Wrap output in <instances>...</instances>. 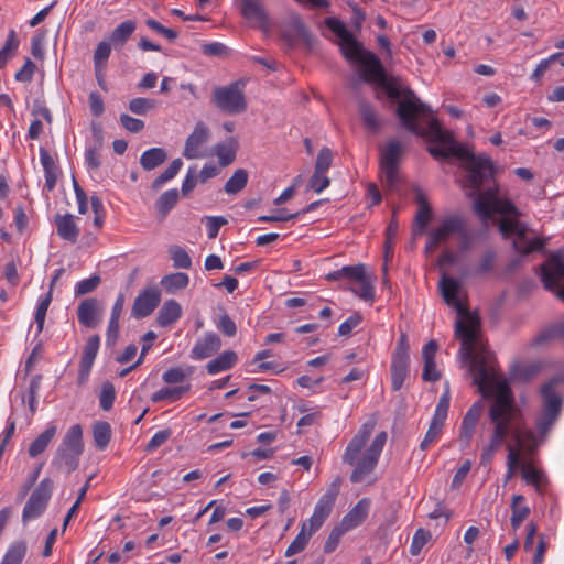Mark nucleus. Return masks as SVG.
Instances as JSON below:
<instances>
[{"instance_id":"1","label":"nucleus","mask_w":564,"mask_h":564,"mask_svg":"<svg viewBox=\"0 0 564 564\" xmlns=\"http://www.w3.org/2000/svg\"><path fill=\"white\" fill-rule=\"evenodd\" d=\"M440 290L445 303L455 308L458 314L454 335L460 343L458 350L460 359L464 362H469L470 373L478 371V377L486 378V366L495 362V356L488 349L479 316L470 313L467 306L459 301L460 284L457 280L443 275L440 280Z\"/></svg>"},{"instance_id":"2","label":"nucleus","mask_w":564,"mask_h":564,"mask_svg":"<svg viewBox=\"0 0 564 564\" xmlns=\"http://www.w3.org/2000/svg\"><path fill=\"white\" fill-rule=\"evenodd\" d=\"M487 377H478V371L471 373L474 383L477 384L479 392L484 398L494 395V402H497L501 394L505 395L509 409L505 412L502 417L508 422V436H511L516 442L512 445L519 448L520 456L524 453L527 456L532 455L538 446L539 442L531 429H528L522 422L520 411L514 405L513 393L510 386L506 380H499L496 377L495 362L486 366Z\"/></svg>"},{"instance_id":"3","label":"nucleus","mask_w":564,"mask_h":564,"mask_svg":"<svg viewBox=\"0 0 564 564\" xmlns=\"http://www.w3.org/2000/svg\"><path fill=\"white\" fill-rule=\"evenodd\" d=\"M373 429L375 422H366L362 424L345 449L343 460L348 465L355 466V469L350 475V481L354 484L361 482L372 473L387 442V433H378L370 446L364 453L361 459L357 462V458L372 434Z\"/></svg>"},{"instance_id":"4","label":"nucleus","mask_w":564,"mask_h":564,"mask_svg":"<svg viewBox=\"0 0 564 564\" xmlns=\"http://www.w3.org/2000/svg\"><path fill=\"white\" fill-rule=\"evenodd\" d=\"M381 86L390 99H400L397 115L402 126L409 131H420L419 119L432 112V109L422 102L414 91L410 88H402L394 79H388L387 76L378 84Z\"/></svg>"},{"instance_id":"5","label":"nucleus","mask_w":564,"mask_h":564,"mask_svg":"<svg viewBox=\"0 0 564 564\" xmlns=\"http://www.w3.org/2000/svg\"><path fill=\"white\" fill-rule=\"evenodd\" d=\"M425 124L419 122L420 131H412L416 135L426 139L430 142H437L436 147H429V152L434 158H457L466 154V147L454 141L449 132L444 131L438 120L430 112L425 116Z\"/></svg>"},{"instance_id":"6","label":"nucleus","mask_w":564,"mask_h":564,"mask_svg":"<svg viewBox=\"0 0 564 564\" xmlns=\"http://www.w3.org/2000/svg\"><path fill=\"white\" fill-rule=\"evenodd\" d=\"M83 451V429L79 424H74L64 435L52 463L70 474L77 469Z\"/></svg>"},{"instance_id":"7","label":"nucleus","mask_w":564,"mask_h":564,"mask_svg":"<svg viewBox=\"0 0 564 564\" xmlns=\"http://www.w3.org/2000/svg\"><path fill=\"white\" fill-rule=\"evenodd\" d=\"M509 409L505 395L501 394L497 402H492L489 410V417L494 424V431L489 443L484 447L480 455V464L489 465L494 459L496 452L508 437V422L502 417L505 412Z\"/></svg>"},{"instance_id":"8","label":"nucleus","mask_w":564,"mask_h":564,"mask_svg":"<svg viewBox=\"0 0 564 564\" xmlns=\"http://www.w3.org/2000/svg\"><path fill=\"white\" fill-rule=\"evenodd\" d=\"M561 382L562 379L560 377H555L541 387L543 404L542 413L536 421V430L542 436H545L549 433L561 414L563 399L556 391V388Z\"/></svg>"},{"instance_id":"9","label":"nucleus","mask_w":564,"mask_h":564,"mask_svg":"<svg viewBox=\"0 0 564 564\" xmlns=\"http://www.w3.org/2000/svg\"><path fill=\"white\" fill-rule=\"evenodd\" d=\"M245 86V79L235 80L227 86H216L212 95L214 105L228 115L243 112L247 109Z\"/></svg>"},{"instance_id":"10","label":"nucleus","mask_w":564,"mask_h":564,"mask_svg":"<svg viewBox=\"0 0 564 564\" xmlns=\"http://www.w3.org/2000/svg\"><path fill=\"white\" fill-rule=\"evenodd\" d=\"M467 237V224L463 216L451 214L444 217L440 224L429 234L425 249L432 251L440 245L447 242L452 237Z\"/></svg>"},{"instance_id":"11","label":"nucleus","mask_w":564,"mask_h":564,"mask_svg":"<svg viewBox=\"0 0 564 564\" xmlns=\"http://www.w3.org/2000/svg\"><path fill=\"white\" fill-rule=\"evenodd\" d=\"M463 161V167L467 171V182L478 192L482 184L494 176V165L489 156L475 155L467 147L466 154L459 158Z\"/></svg>"},{"instance_id":"12","label":"nucleus","mask_w":564,"mask_h":564,"mask_svg":"<svg viewBox=\"0 0 564 564\" xmlns=\"http://www.w3.org/2000/svg\"><path fill=\"white\" fill-rule=\"evenodd\" d=\"M324 23L339 39L340 52L347 61L358 63L366 55L368 51L364 50L343 21L326 18Z\"/></svg>"},{"instance_id":"13","label":"nucleus","mask_w":564,"mask_h":564,"mask_svg":"<svg viewBox=\"0 0 564 564\" xmlns=\"http://www.w3.org/2000/svg\"><path fill=\"white\" fill-rule=\"evenodd\" d=\"M499 230L505 237L511 235L517 236L513 241V248L522 256H527L533 251H541L546 243V239L543 238H533L525 241V227L516 219L501 218L499 221Z\"/></svg>"},{"instance_id":"14","label":"nucleus","mask_w":564,"mask_h":564,"mask_svg":"<svg viewBox=\"0 0 564 564\" xmlns=\"http://www.w3.org/2000/svg\"><path fill=\"white\" fill-rule=\"evenodd\" d=\"M402 155L401 143L397 140L389 141L380 152L381 182L389 189H394L399 183V162Z\"/></svg>"},{"instance_id":"15","label":"nucleus","mask_w":564,"mask_h":564,"mask_svg":"<svg viewBox=\"0 0 564 564\" xmlns=\"http://www.w3.org/2000/svg\"><path fill=\"white\" fill-rule=\"evenodd\" d=\"M410 345L406 334L402 333L391 358V388L399 391L410 373Z\"/></svg>"},{"instance_id":"16","label":"nucleus","mask_w":564,"mask_h":564,"mask_svg":"<svg viewBox=\"0 0 564 564\" xmlns=\"http://www.w3.org/2000/svg\"><path fill=\"white\" fill-rule=\"evenodd\" d=\"M544 286L564 300V249L551 256L542 265Z\"/></svg>"},{"instance_id":"17","label":"nucleus","mask_w":564,"mask_h":564,"mask_svg":"<svg viewBox=\"0 0 564 564\" xmlns=\"http://www.w3.org/2000/svg\"><path fill=\"white\" fill-rule=\"evenodd\" d=\"M340 485L341 479L336 477L330 482L325 494L316 502L313 514L306 521L307 525L311 528V531H318L332 513L336 498L339 494Z\"/></svg>"},{"instance_id":"18","label":"nucleus","mask_w":564,"mask_h":564,"mask_svg":"<svg viewBox=\"0 0 564 564\" xmlns=\"http://www.w3.org/2000/svg\"><path fill=\"white\" fill-rule=\"evenodd\" d=\"M53 491V481L44 478L40 481L37 487L33 490L28 499L23 511L22 522L28 523L39 518L46 509L48 500Z\"/></svg>"},{"instance_id":"19","label":"nucleus","mask_w":564,"mask_h":564,"mask_svg":"<svg viewBox=\"0 0 564 564\" xmlns=\"http://www.w3.org/2000/svg\"><path fill=\"white\" fill-rule=\"evenodd\" d=\"M449 401V391L448 389H446V391L441 395L436 404L435 412L431 420L429 430L420 444V448L422 451H426L433 443H435L440 438L443 426L447 419Z\"/></svg>"},{"instance_id":"20","label":"nucleus","mask_w":564,"mask_h":564,"mask_svg":"<svg viewBox=\"0 0 564 564\" xmlns=\"http://www.w3.org/2000/svg\"><path fill=\"white\" fill-rule=\"evenodd\" d=\"M209 139V128L205 122L198 121L185 141L183 155L188 160L207 158V143Z\"/></svg>"},{"instance_id":"21","label":"nucleus","mask_w":564,"mask_h":564,"mask_svg":"<svg viewBox=\"0 0 564 564\" xmlns=\"http://www.w3.org/2000/svg\"><path fill=\"white\" fill-rule=\"evenodd\" d=\"M161 301V291L156 285L145 288L134 299L131 314L135 318L149 316Z\"/></svg>"},{"instance_id":"22","label":"nucleus","mask_w":564,"mask_h":564,"mask_svg":"<svg viewBox=\"0 0 564 564\" xmlns=\"http://www.w3.org/2000/svg\"><path fill=\"white\" fill-rule=\"evenodd\" d=\"M102 304L95 297L83 300L77 308V318L80 325L94 328L100 321Z\"/></svg>"},{"instance_id":"23","label":"nucleus","mask_w":564,"mask_h":564,"mask_svg":"<svg viewBox=\"0 0 564 564\" xmlns=\"http://www.w3.org/2000/svg\"><path fill=\"white\" fill-rule=\"evenodd\" d=\"M220 347V337L216 333H206L202 338L196 340L189 356L193 360H203L212 357Z\"/></svg>"},{"instance_id":"24","label":"nucleus","mask_w":564,"mask_h":564,"mask_svg":"<svg viewBox=\"0 0 564 564\" xmlns=\"http://www.w3.org/2000/svg\"><path fill=\"white\" fill-rule=\"evenodd\" d=\"M482 410H484L482 402L477 401L468 409V411L466 412V414L463 417L462 425H460L459 438L466 445H468L473 438L475 429L478 424V421L480 419Z\"/></svg>"},{"instance_id":"25","label":"nucleus","mask_w":564,"mask_h":564,"mask_svg":"<svg viewBox=\"0 0 564 564\" xmlns=\"http://www.w3.org/2000/svg\"><path fill=\"white\" fill-rule=\"evenodd\" d=\"M358 64L362 66V78L367 83L379 84L386 76L380 59L370 51L364 55Z\"/></svg>"},{"instance_id":"26","label":"nucleus","mask_w":564,"mask_h":564,"mask_svg":"<svg viewBox=\"0 0 564 564\" xmlns=\"http://www.w3.org/2000/svg\"><path fill=\"white\" fill-rule=\"evenodd\" d=\"M370 499H360L349 511L344 516L339 524L344 530L350 531L360 525L368 517L370 509Z\"/></svg>"},{"instance_id":"27","label":"nucleus","mask_w":564,"mask_h":564,"mask_svg":"<svg viewBox=\"0 0 564 564\" xmlns=\"http://www.w3.org/2000/svg\"><path fill=\"white\" fill-rule=\"evenodd\" d=\"M55 226L57 235L72 243H75L79 236V227L76 224L74 215L66 213L64 215L57 214L55 216Z\"/></svg>"},{"instance_id":"28","label":"nucleus","mask_w":564,"mask_h":564,"mask_svg":"<svg viewBox=\"0 0 564 564\" xmlns=\"http://www.w3.org/2000/svg\"><path fill=\"white\" fill-rule=\"evenodd\" d=\"M497 194L498 187L488 188L485 192L478 193L474 203V210L482 219L486 220L495 214Z\"/></svg>"},{"instance_id":"29","label":"nucleus","mask_w":564,"mask_h":564,"mask_svg":"<svg viewBox=\"0 0 564 564\" xmlns=\"http://www.w3.org/2000/svg\"><path fill=\"white\" fill-rule=\"evenodd\" d=\"M191 383L186 382L185 384L176 386V387H163L152 393L151 401L153 403L167 401L169 403L176 402L181 400L186 393L191 391Z\"/></svg>"},{"instance_id":"30","label":"nucleus","mask_w":564,"mask_h":564,"mask_svg":"<svg viewBox=\"0 0 564 564\" xmlns=\"http://www.w3.org/2000/svg\"><path fill=\"white\" fill-rule=\"evenodd\" d=\"M182 316V306L175 300H167L159 311L156 323L160 327H167L177 322Z\"/></svg>"},{"instance_id":"31","label":"nucleus","mask_w":564,"mask_h":564,"mask_svg":"<svg viewBox=\"0 0 564 564\" xmlns=\"http://www.w3.org/2000/svg\"><path fill=\"white\" fill-rule=\"evenodd\" d=\"M511 518L510 525L513 531H517L523 521L530 516L531 509L525 503V498L522 495H513L511 499Z\"/></svg>"},{"instance_id":"32","label":"nucleus","mask_w":564,"mask_h":564,"mask_svg":"<svg viewBox=\"0 0 564 564\" xmlns=\"http://www.w3.org/2000/svg\"><path fill=\"white\" fill-rule=\"evenodd\" d=\"M239 3L242 17L249 21L264 24L267 15L261 3L258 0H235Z\"/></svg>"},{"instance_id":"33","label":"nucleus","mask_w":564,"mask_h":564,"mask_svg":"<svg viewBox=\"0 0 564 564\" xmlns=\"http://www.w3.org/2000/svg\"><path fill=\"white\" fill-rule=\"evenodd\" d=\"M238 149V142L235 138H229L224 142L217 143L213 151L218 158L219 164L225 167L230 165L235 159Z\"/></svg>"},{"instance_id":"34","label":"nucleus","mask_w":564,"mask_h":564,"mask_svg":"<svg viewBox=\"0 0 564 564\" xmlns=\"http://www.w3.org/2000/svg\"><path fill=\"white\" fill-rule=\"evenodd\" d=\"M40 161L45 174V188L51 192L56 186L58 169L52 155L43 148L40 149Z\"/></svg>"},{"instance_id":"35","label":"nucleus","mask_w":564,"mask_h":564,"mask_svg":"<svg viewBox=\"0 0 564 564\" xmlns=\"http://www.w3.org/2000/svg\"><path fill=\"white\" fill-rule=\"evenodd\" d=\"M237 354L232 350H226L210 360L206 365V369L209 375H217L221 371L231 369L237 364Z\"/></svg>"},{"instance_id":"36","label":"nucleus","mask_w":564,"mask_h":564,"mask_svg":"<svg viewBox=\"0 0 564 564\" xmlns=\"http://www.w3.org/2000/svg\"><path fill=\"white\" fill-rule=\"evenodd\" d=\"M554 340H564V319L552 323L543 328L534 338L533 344L535 346H541Z\"/></svg>"},{"instance_id":"37","label":"nucleus","mask_w":564,"mask_h":564,"mask_svg":"<svg viewBox=\"0 0 564 564\" xmlns=\"http://www.w3.org/2000/svg\"><path fill=\"white\" fill-rule=\"evenodd\" d=\"M366 274V269L364 264L356 265H345L339 270L329 272L326 275L328 281H339V280H348L351 282H356L361 280Z\"/></svg>"},{"instance_id":"38","label":"nucleus","mask_w":564,"mask_h":564,"mask_svg":"<svg viewBox=\"0 0 564 564\" xmlns=\"http://www.w3.org/2000/svg\"><path fill=\"white\" fill-rule=\"evenodd\" d=\"M57 427L54 424H50L30 445L29 455L32 458L41 455L52 442L56 434Z\"/></svg>"},{"instance_id":"39","label":"nucleus","mask_w":564,"mask_h":564,"mask_svg":"<svg viewBox=\"0 0 564 564\" xmlns=\"http://www.w3.org/2000/svg\"><path fill=\"white\" fill-rule=\"evenodd\" d=\"M315 532L316 531H311V528L307 525V522H303L300 532L288 546L285 551V556L291 557L304 551L306 545L308 544L310 539Z\"/></svg>"},{"instance_id":"40","label":"nucleus","mask_w":564,"mask_h":564,"mask_svg":"<svg viewBox=\"0 0 564 564\" xmlns=\"http://www.w3.org/2000/svg\"><path fill=\"white\" fill-rule=\"evenodd\" d=\"M167 159L166 151L163 148H151L145 150L140 156V165L145 171L154 170Z\"/></svg>"},{"instance_id":"41","label":"nucleus","mask_w":564,"mask_h":564,"mask_svg":"<svg viewBox=\"0 0 564 564\" xmlns=\"http://www.w3.org/2000/svg\"><path fill=\"white\" fill-rule=\"evenodd\" d=\"M137 29V23L127 20L120 23L110 34V42L116 48L122 47Z\"/></svg>"},{"instance_id":"42","label":"nucleus","mask_w":564,"mask_h":564,"mask_svg":"<svg viewBox=\"0 0 564 564\" xmlns=\"http://www.w3.org/2000/svg\"><path fill=\"white\" fill-rule=\"evenodd\" d=\"M20 41L17 32L11 29L8 33L7 40L0 50V68H3L8 62L15 55Z\"/></svg>"},{"instance_id":"43","label":"nucleus","mask_w":564,"mask_h":564,"mask_svg":"<svg viewBox=\"0 0 564 564\" xmlns=\"http://www.w3.org/2000/svg\"><path fill=\"white\" fill-rule=\"evenodd\" d=\"M193 375V367L182 368L172 367L165 370L162 375V380L166 384H185L184 382Z\"/></svg>"},{"instance_id":"44","label":"nucleus","mask_w":564,"mask_h":564,"mask_svg":"<svg viewBox=\"0 0 564 564\" xmlns=\"http://www.w3.org/2000/svg\"><path fill=\"white\" fill-rule=\"evenodd\" d=\"M355 286H350V291L364 301L373 302L375 300V285L373 279L367 274L361 280L355 282Z\"/></svg>"},{"instance_id":"45","label":"nucleus","mask_w":564,"mask_h":564,"mask_svg":"<svg viewBox=\"0 0 564 564\" xmlns=\"http://www.w3.org/2000/svg\"><path fill=\"white\" fill-rule=\"evenodd\" d=\"M359 113L361 116L364 126L368 130L377 132L380 129V120L375 108L370 104L366 101H360Z\"/></svg>"},{"instance_id":"46","label":"nucleus","mask_w":564,"mask_h":564,"mask_svg":"<svg viewBox=\"0 0 564 564\" xmlns=\"http://www.w3.org/2000/svg\"><path fill=\"white\" fill-rule=\"evenodd\" d=\"M167 293H175L185 289L189 283V276L184 272L171 273L163 276L161 281Z\"/></svg>"},{"instance_id":"47","label":"nucleus","mask_w":564,"mask_h":564,"mask_svg":"<svg viewBox=\"0 0 564 564\" xmlns=\"http://www.w3.org/2000/svg\"><path fill=\"white\" fill-rule=\"evenodd\" d=\"M93 436L97 448L105 449L111 438V427L108 422L98 421L93 426Z\"/></svg>"},{"instance_id":"48","label":"nucleus","mask_w":564,"mask_h":564,"mask_svg":"<svg viewBox=\"0 0 564 564\" xmlns=\"http://www.w3.org/2000/svg\"><path fill=\"white\" fill-rule=\"evenodd\" d=\"M51 302H52V288L50 289V291L47 293H45L44 295H42L39 299V303L35 308L34 321L36 323V335L41 334L43 330L46 313H47Z\"/></svg>"},{"instance_id":"49","label":"nucleus","mask_w":564,"mask_h":564,"mask_svg":"<svg viewBox=\"0 0 564 564\" xmlns=\"http://www.w3.org/2000/svg\"><path fill=\"white\" fill-rule=\"evenodd\" d=\"M520 470L522 474V478L527 481L529 485H533L536 488L544 481V475L543 473L538 469L535 466H533L531 463L523 460L520 457Z\"/></svg>"},{"instance_id":"50","label":"nucleus","mask_w":564,"mask_h":564,"mask_svg":"<svg viewBox=\"0 0 564 564\" xmlns=\"http://www.w3.org/2000/svg\"><path fill=\"white\" fill-rule=\"evenodd\" d=\"M248 182V173L243 169L235 171L231 177L225 184V192L227 194H237L245 188Z\"/></svg>"},{"instance_id":"51","label":"nucleus","mask_w":564,"mask_h":564,"mask_svg":"<svg viewBox=\"0 0 564 564\" xmlns=\"http://www.w3.org/2000/svg\"><path fill=\"white\" fill-rule=\"evenodd\" d=\"M26 554V544L24 541H18L9 546L3 558V563L21 564Z\"/></svg>"},{"instance_id":"52","label":"nucleus","mask_w":564,"mask_h":564,"mask_svg":"<svg viewBox=\"0 0 564 564\" xmlns=\"http://www.w3.org/2000/svg\"><path fill=\"white\" fill-rule=\"evenodd\" d=\"M183 166L181 159L173 160L170 165L153 181L152 188L159 189L164 183L174 178Z\"/></svg>"},{"instance_id":"53","label":"nucleus","mask_w":564,"mask_h":564,"mask_svg":"<svg viewBox=\"0 0 564 564\" xmlns=\"http://www.w3.org/2000/svg\"><path fill=\"white\" fill-rule=\"evenodd\" d=\"M508 455H507V473L505 477V482L511 480L517 470L520 469V451L519 448L513 447L511 444H507Z\"/></svg>"},{"instance_id":"54","label":"nucleus","mask_w":564,"mask_h":564,"mask_svg":"<svg viewBox=\"0 0 564 564\" xmlns=\"http://www.w3.org/2000/svg\"><path fill=\"white\" fill-rule=\"evenodd\" d=\"M100 346L99 336L95 335L88 338L85 344L80 358V364L93 366Z\"/></svg>"},{"instance_id":"55","label":"nucleus","mask_w":564,"mask_h":564,"mask_svg":"<svg viewBox=\"0 0 564 564\" xmlns=\"http://www.w3.org/2000/svg\"><path fill=\"white\" fill-rule=\"evenodd\" d=\"M178 191L176 188L164 192L156 200L158 210L164 216L177 204Z\"/></svg>"},{"instance_id":"56","label":"nucleus","mask_w":564,"mask_h":564,"mask_svg":"<svg viewBox=\"0 0 564 564\" xmlns=\"http://www.w3.org/2000/svg\"><path fill=\"white\" fill-rule=\"evenodd\" d=\"M497 254L494 250L486 251L480 260L478 265L474 269L473 273L476 275H485L490 273L496 264Z\"/></svg>"},{"instance_id":"57","label":"nucleus","mask_w":564,"mask_h":564,"mask_svg":"<svg viewBox=\"0 0 564 564\" xmlns=\"http://www.w3.org/2000/svg\"><path fill=\"white\" fill-rule=\"evenodd\" d=\"M169 252L175 268L189 269L192 267V259L184 248L173 246Z\"/></svg>"},{"instance_id":"58","label":"nucleus","mask_w":564,"mask_h":564,"mask_svg":"<svg viewBox=\"0 0 564 564\" xmlns=\"http://www.w3.org/2000/svg\"><path fill=\"white\" fill-rule=\"evenodd\" d=\"M431 532L420 528L415 531L412 542L410 545V554L416 556L421 553L422 549L431 540Z\"/></svg>"},{"instance_id":"59","label":"nucleus","mask_w":564,"mask_h":564,"mask_svg":"<svg viewBox=\"0 0 564 564\" xmlns=\"http://www.w3.org/2000/svg\"><path fill=\"white\" fill-rule=\"evenodd\" d=\"M111 54V42L101 41L98 43L94 52V65L95 70L98 74L99 69L102 68L104 64L108 61Z\"/></svg>"},{"instance_id":"60","label":"nucleus","mask_w":564,"mask_h":564,"mask_svg":"<svg viewBox=\"0 0 564 564\" xmlns=\"http://www.w3.org/2000/svg\"><path fill=\"white\" fill-rule=\"evenodd\" d=\"M346 532H348V531L344 530V528L340 524L334 527L324 543V547H323L324 553H326V554L333 553L337 549L343 535Z\"/></svg>"},{"instance_id":"61","label":"nucleus","mask_w":564,"mask_h":564,"mask_svg":"<svg viewBox=\"0 0 564 564\" xmlns=\"http://www.w3.org/2000/svg\"><path fill=\"white\" fill-rule=\"evenodd\" d=\"M115 399L116 391L113 384L109 381L105 382L99 395L100 408L105 411H109L113 405Z\"/></svg>"},{"instance_id":"62","label":"nucleus","mask_w":564,"mask_h":564,"mask_svg":"<svg viewBox=\"0 0 564 564\" xmlns=\"http://www.w3.org/2000/svg\"><path fill=\"white\" fill-rule=\"evenodd\" d=\"M154 107V100L142 97L133 98L129 102L130 111L139 116L145 115L149 110L153 109Z\"/></svg>"},{"instance_id":"63","label":"nucleus","mask_w":564,"mask_h":564,"mask_svg":"<svg viewBox=\"0 0 564 564\" xmlns=\"http://www.w3.org/2000/svg\"><path fill=\"white\" fill-rule=\"evenodd\" d=\"M99 283H100V276L97 275V274L91 275L88 279L80 280L75 285V295L76 296H82V295H85L87 293H90V292H93L94 290L97 289Z\"/></svg>"},{"instance_id":"64","label":"nucleus","mask_w":564,"mask_h":564,"mask_svg":"<svg viewBox=\"0 0 564 564\" xmlns=\"http://www.w3.org/2000/svg\"><path fill=\"white\" fill-rule=\"evenodd\" d=\"M205 221L207 237L209 239H215L218 236L220 228L227 224V219L223 216H206Z\"/></svg>"}]
</instances>
